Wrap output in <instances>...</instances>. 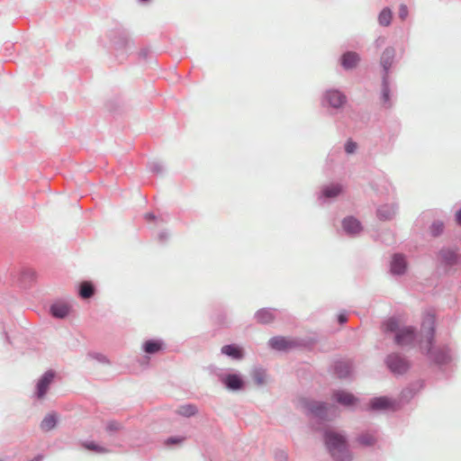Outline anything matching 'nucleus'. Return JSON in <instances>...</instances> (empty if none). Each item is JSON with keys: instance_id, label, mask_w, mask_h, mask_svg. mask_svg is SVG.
I'll return each mask as SVG.
<instances>
[{"instance_id": "nucleus-3", "label": "nucleus", "mask_w": 461, "mask_h": 461, "mask_svg": "<svg viewBox=\"0 0 461 461\" xmlns=\"http://www.w3.org/2000/svg\"><path fill=\"white\" fill-rule=\"evenodd\" d=\"M437 260L446 274L450 273L454 267L461 265L459 248L456 246L442 247L437 253Z\"/></svg>"}, {"instance_id": "nucleus-34", "label": "nucleus", "mask_w": 461, "mask_h": 461, "mask_svg": "<svg viewBox=\"0 0 461 461\" xmlns=\"http://www.w3.org/2000/svg\"><path fill=\"white\" fill-rule=\"evenodd\" d=\"M445 229L444 222L442 221H434L429 226L430 235L434 238L439 237Z\"/></svg>"}, {"instance_id": "nucleus-41", "label": "nucleus", "mask_w": 461, "mask_h": 461, "mask_svg": "<svg viewBox=\"0 0 461 461\" xmlns=\"http://www.w3.org/2000/svg\"><path fill=\"white\" fill-rule=\"evenodd\" d=\"M185 439V437H182V436H173V437H169L167 438L166 440H165V445L167 447H173V446H176V445H178V444H181L182 442H184Z\"/></svg>"}, {"instance_id": "nucleus-21", "label": "nucleus", "mask_w": 461, "mask_h": 461, "mask_svg": "<svg viewBox=\"0 0 461 461\" xmlns=\"http://www.w3.org/2000/svg\"><path fill=\"white\" fill-rule=\"evenodd\" d=\"M276 312L274 308H261L255 312L254 319L258 323L267 325L274 321Z\"/></svg>"}, {"instance_id": "nucleus-9", "label": "nucleus", "mask_w": 461, "mask_h": 461, "mask_svg": "<svg viewBox=\"0 0 461 461\" xmlns=\"http://www.w3.org/2000/svg\"><path fill=\"white\" fill-rule=\"evenodd\" d=\"M348 101L346 95L337 88L327 89L321 99L323 107L338 110L341 108Z\"/></svg>"}, {"instance_id": "nucleus-38", "label": "nucleus", "mask_w": 461, "mask_h": 461, "mask_svg": "<svg viewBox=\"0 0 461 461\" xmlns=\"http://www.w3.org/2000/svg\"><path fill=\"white\" fill-rule=\"evenodd\" d=\"M87 356L99 363L104 364V365H110V360L107 358L106 356H104L102 353L98 352H89Z\"/></svg>"}, {"instance_id": "nucleus-15", "label": "nucleus", "mask_w": 461, "mask_h": 461, "mask_svg": "<svg viewBox=\"0 0 461 461\" xmlns=\"http://www.w3.org/2000/svg\"><path fill=\"white\" fill-rule=\"evenodd\" d=\"M56 373L50 369L46 371L38 380L36 384L35 395L38 399H42L48 393L50 385L55 378Z\"/></svg>"}, {"instance_id": "nucleus-31", "label": "nucleus", "mask_w": 461, "mask_h": 461, "mask_svg": "<svg viewBox=\"0 0 461 461\" xmlns=\"http://www.w3.org/2000/svg\"><path fill=\"white\" fill-rule=\"evenodd\" d=\"M198 411L197 407L194 404L188 403L179 406L177 413L183 417L190 418L194 416Z\"/></svg>"}, {"instance_id": "nucleus-49", "label": "nucleus", "mask_w": 461, "mask_h": 461, "mask_svg": "<svg viewBox=\"0 0 461 461\" xmlns=\"http://www.w3.org/2000/svg\"><path fill=\"white\" fill-rule=\"evenodd\" d=\"M384 43H385V37H383V36L378 37L375 41L376 48L382 47Z\"/></svg>"}, {"instance_id": "nucleus-52", "label": "nucleus", "mask_w": 461, "mask_h": 461, "mask_svg": "<svg viewBox=\"0 0 461 461\" xmlns=\"http://www.w3.org/2000/svg\"><path fill=\"white\" fill-rule=\"evenodd\" d=\"M43 460V456L39 454L37 456H35L32 459H31L30 461H42Z\"/></svg>"}, {"instance_id": "nucleus-37", "label": "nucleus", "mask_w": 461, "mask_h": 461, "mask_svg": "<svg viewBox=\"0 0 461 461\" xmlns=\"http://www.w3.org/2000/svg\"><path fill=\"white\" fill-rule=\"evenodd\" d=\"M35 279V272L31 268H24L21 272V281L31 283Z\"/></svg>"}, {"instance_id": "nucleus-18", "label": "nucleus", "mask_w": 461, "mask_h": 461, "mask_svg": "<svg viewBox=\"0 0 461 461\" xmlns=\"http://www.w3.org/2000/svg\"><path fill=\"white\" fill-rule=\"evenodd\" d=\"M333 400L344 407H351L359 402V399L353 393L345 390H335L332 393Z\"/></svg>"}, {"instance_id": "nucleus-5", "label": "nucleus", "mask_w": 461, "mask_h": 461, "mask_svg": "<svg viewBox=\"0 0 461 461\" xmlns=\"http://www.w3.org/2000/svg\"><path fill=\"white\" fill-rule=\"evenodd\" d=\"M399 405L396 400L383 395L371 398L365 406L360 407V410L367 412L394 411L398 410Z\"/></svg>"}, {"instance_id": "nucleus-29", "label": "nucleus", "mask_w": 461, "mask_h": 461, "mask_svg": "<svg viewBox=\"0 0 461 461\" xmlns=\"http://www.w3.org/2000/svg\"><path fill=\"white\" fill-rule=\"evenodd\" d=\"M251 376L257 385H263L266 383L267 370L262 366H256L252 370Z\"/></svg>"}, {"instance_id": "nucleus-14", "label": "nucleus", "mask_w": 461, "mask_h": 461, "mask_svg": "<svg viewBox=\"0 0 461 461\" xmlns=\"http://www.w3.org/2000/svg\"><path fill=\"white\" fill-rule=\"evenodd\" d=\"M342 191L343 186L339 183L324 185L321 187V190L318 193V200L321 203H328L338 197L342 193Z\"/></svg>"}, {"instance_id": "nucleus-42", "label": "nucleus", "mask_w": 461, "mask_h": 461, "mask_svg": "<svg viewBox=\"0 0 461 461\" xmlns=\"http://www.w3.org/2000/svg\"><path fill=\"white\" fill-rule=\"evenodd\" d=\"M409 11L406 5L402 4L399 7V18L404 21L408 16Z\"/></svg>"}, {"instance_id": "nucleus-2", "label": "nucleus", "mask_w": 461, "mask_h": 461, "mask_svg": "<svg viewBox=\"0 0 461 461\" xmlns=\"http://www.w3.org/2000/svg\"><path fill=\"white\" fill-rule=\"evenodd\" d=\"M325 445L335 461H351L352 456L348 448L345 436L326 429L323 433Z\"/></svg>"}, {"instance_id": "nucleus-23", "label": "nucleus", "mask_w": 461, "mask_h": 461, "mask_svg": "<svg viewBox=\"0 0 461 461\" xmlns=\"http://www.w3.org/2000/svg\"><path fill=\"white\" fill-rule=\"evenodd\" d=\"M398 206L395 203H386L379 206L376 210L377 218L381 221H390L396 214Z\"/></svg>"}, {"instance_id": "nucleus-25", "label": "nucleus", "mask_w": 461, "mask_h": 461, "mask_svg": "<svg viewBox=\"0 0 461 461\" xmlns=\"http://www.w3.org/2000/svg\"><path fill=\"white\" fill-rule=\"evenodd\" d=\"M221 353L234 360H241L244 357V349L237 344H228L221 348Z\"/></svg>"}, {"instance_id": "nucleus-20", "label": "nucleus", "mask_w": 461, "mask_h": 461, "mask_svg": "<svg viewBox=\"0 0 461 461\" xmlns=\"http://www.w3.org/2000/svg\"><path fill=\"white\" fill-rule=\"evenodd\" d=\"M141 348L148 355H155L166 348V343L162 339H149L143 342Z\"/></svg>"}, {"instance_id": "nucleus-4", "label": "nucleus", "mask_w": 461, "mask_h": 461, "mask_svg": "<svg viewBox=\"0 0 461 461\" xmlns=\"http://www.w3.org/2000/svg\"><path fill=\"white\" fill-rule=\"evenodd\" d=\"M111 44L116 51L130 54L134 50V43L129 39L128 32L122 27H117L109 32Z\"/></svg>"}, {"instance_id": "nucleus-10", "label": "nucleus", "mask_w": 461, "mask_h": 461, "mask_svg": "<svg viewBox=\"0 0 461 461\" xmlns=\"http://www.w3.org/2000/svg\"><path fill=\"white\" fill-rule=\"evenodd\" d=\"M334 375L340 380L352 379L354 375V361L349 358H339L333 362Z\"/></svg>"}, {"instance_id": "nucleus-27", "label": "nucleus", "mask_w": 461, "mask_h": 461, "mask_svg": "<svg viewBox=\"0 0 461 461\" xmlns=\"http://www.w3.org/2000/svg\"><path fill=\"white\" fill-rule=\"evenodd\" d=\"M95 294V286L91 281H83L78 285V295L81 299L87 300Z\"/></svg>"}, {"instance_id": "nucleus-51", "label": "nucleus", "mask_w": 461, "mask_h": 461, "mask_svg": "<svg viewBox=\"0 0 461 461\" xmlns=\"http://www.w3.org/2000/svg\"><path fill=\"white\" fill-rule=\"evenodd\" d=\"M168 219H169V216L167 214L165 216L161 215V216L158 217L157 221L166 223V222H167Z\"/></svg>"}, {"instance_id": "nucleus-46", "label": "nucleus", "mask_w": 461, "mask_h": 461, "mask_svg": "<svg viewBox=\"0 0 461 461\" xmlns=\"http://www.w3.org/2000/svg\"><path fill=\"white\" fill-rule=\"evenodd\" d=\"M149 48H143L139 52V58L142 59H147L149 55Z\"/></svg>"}, {"instance_id": "nucleus-32", "label": "nucleus", "mask_w": 461, "mask_h": 461, "mask_svg": "<svg viewBox=\"0 0 461 461\" xmlns=\"http://www.w3.org/2000/svg\"><path fill=\"white\" fill-rule=\"evenodd\" d=\"M384 329L385 332H398L402 328H400L399 321L396 318L391 317L384 322Z\"/></svg>"}, {"instance_id": "nucleus-35", "label": "nucleus", "mask_w": 461, "mask_h": 461, "mask_svg": "<svg viewBox=\"0 0 461 461\" xmlns=\"http://www.w3.org/2000/svg\"><path fill=\"white\" fill-rule=\"evenodd\" d=\"M83 447L87 450L94 451L98 454H104L109 452L107 448L96 444L94 441H85L83 443Z\"/></svg>"}, {"instance_id": "nucleus-1", "label": "nucleus", "mask_w": 461, "mask_h": 461, "mask_svg": "<svg viewBox=\"0 0 461 461\" xmlns=\"http://www.w3.org/2000/svg\"><path fill=\"white\" fill-rule=\"evenodd\" d=\"M421 331L424 332L425 342H420L422 354L426 355L429 361L436 365L439 370L449 365L453 360L452 350L448 346L435 348L436 323L434 315L428 314L421 324Z\"/></svg>"}, {"instance_id": "nucleus-8", "label": "nucleus", "mask_w": 461, "mask_h": 461, "mask_svg": "<svg viewBox=\"0 0 461 461\" xmlns=\"http://www.w3.org/2000/svg\"><path fill=\"white\" fill-rule=\"evenodd\" d=\"M384 364L394 375H404L411 367L410 361L397 352L388 354L384 358Z\"/></svg>"}, {"instance_id": "nucleus-7", "label": "nucleus", "mask_w": 461, "mask_h": 461, "mask_svg": "<svg viewBox=\"0 0 461 461\" xmlns=\"http://www.w3.org/2000/svg\"><path fill=\"white\" fill-rule=\"evenodd\" d=\"M215 375L228 391L239 392L245 388L243 376L238 372H224L219 369Z\"/></svg>"}, {"instance_id": "nucleus-22", "label": "nucleus", "mask_w": 461, "mask_h": 461, "mask_svg": "<svg viewBox=\"0 0 461 461\" xmlns=\"http://www.w3.org/2000/svg\"><path fill=\"white\" fill-rule=\"evenodd\" d=\"M381 102L384 107L390 108L393 105L391 100V80L390 77H382Z\"/></svg>"}, {"instance_id": "nucleus-40", "label": "nucleus", "mask_w": 461, "mask_h": 461, "mask_svg": "<svg viewBox=\"0 0 461 461\" xmlns=\"http://www.w3.org/2000/svg\"><path fill=\"white\" fill-rule=\"evenodd\" d=\"M357 149V143L352 139H348L344 144L345 152L348 155L354 154Z\"/></svg>"}, {"instance_id": "nucleus-16", "label": "nucleus", "mask_w": 461, "mask_h": 461, "mask_svg": "<svg viewBox=\"0 0 461 461\" xmlns=\"http://www.w3.org/2000/svg\"><path fill=\"white\" fill-rule=\"evenodd\" d=\"M395 49L393 47H387L383 51L380 58V65L382 68V77H390L391 68L393 65L395 59Z\"/></svg>"}, {"instance_id": "nucleus-17", "label": "nucleus", "mask_w": 461, "mask_h": 461, "mask_svg": "<svg viewBox=\"0 0 461 461\" xmlns=\"http://www.w3.org/2000/svg\"><path fill=\"white\" fill-rule=\"evenodd\" d=\"M408 263L404 255L394 253L390 263V272L393 276H402L405 274Z\"/></svg>"}, {"instance_id": "nucleus-24", "label": "nucleus", "mask_w": 461, "mask_h": 461, "mask_svg": "<svg viewBox=\"0 0 461 461\" xmlns=\"http://www.w3.org/2000/svg\"><path fill=\"white\" fill-rule=\"evenodd\" d=\"M69 312L70 306L66 303L56 302L50 306V313L56 319H65L69 314Z\"/></svg>"}, {"instance_id": "nucleus-47", "label": "nucleus", "mask_w": 461, "mask_h": 461, "mask_svg": "<svg viewBox=\"0 0 461 461\" xmlns=\"http://www.w3.org/2000/svg\"><path fill=\"white\" fill-rule=\"evenodd\" d=\"M218 321L220 326H224L227 323L226 314L223 312H219Z\"/></svg>"}, {"instance_id": "nucleus-33", "label": "nucleus", "mask_w": 461, "mask_h": 461, "mask_svg": "<svg viewBox=\"0 0 461 461\" xmlns=\"http://www.w3.org/2000/svg\"><path fill=\"white\" fill-rule=\"evenodd\" d=\"M357 442L364 447H372L375 444L376 438L369 433H362L357 438Z\"/></svg>"}, {"instance_id": "nucleus-36", "label": "nucleus", "mask_w": 461, "mask_h": 461, "mask_svg": "<svg viewBox=\"0 0 461 461\" xmlns=\"http://www.w3.org/2000/svg\"><path fill=\"white\" fill-rule=\"evenodd\" d=\"M148 167L149 171L155 175H162L165 172V166L159 161H151Z\"/></svg>"}, {"instance_id": "nucleus-13", "label": "nucleus", "mask_w": 461, "mask_h": 461, "mask_svg": "<svg viewBox=\"0 0 461 461\" xmlns=\"http://www.w3.org/2000/svg\"><path fill=\"white\" fill-rule=\"evenodd\" d=\"M416 339V329L411 326L403 327L394 334V342L400 347L411 346L415 343Z\"/></svg>"}, {"instance_id": "nucleus-28", "label": "nucleus", "mask_w": 461, "mask_h": 461, "mask_svg": "<svg viewBox=\"0 0 461 461\" xmlns=\"http://www.w3.org/2000/svg\"><path fill=\"white\" fill-rule=\"evenodd\" d=\"M57 423H58V416L56 415V413L51 412L44 417V419L41 422L40 427H41V430L47 432V431L53 429L57 426Z\"/></svg>"}, {"instance_id": "nucleus-45", "label": "nucleus", "mask_w": 461, "mask_h": 461, "mask_svg": "<svg viewBox=\"0 0 461 461\" xmlns=\"http://www.w3.org/2000/svg\"><path fill=\"white\" fill-rule=\"evenodd\" d=\"M337 321L340 325L345 324L348 321V316L345 312H339L337 317Z\"/></svg>"}, {"instance_id": "nucleus-44", "label": "nucleus", "mask_w": 461, "mask_h": 461, "mask_svg": "<svg viewBox=\"0 0 461 461\" xmlns=\"http://www.w3.org/2000/svg\"><path fill=\"white\" fill-rule=\"evenodd\" d=\"M158 239L161 243L167 241L169 239V232L167 230H163L158 232Z\"/></svg>"}, {"instance_id": "nucleus-11", "label": "nucleus", "mask_w": 461, "mask_h": 461, "mask_svg": "<svg viewBox=\"0 0 461 461\" xmlns=\"http://www.w3.org/2000/svg\"><path fill=\"white\" fill-rule=\"evenodd\" d=\"M303 407L306 409L308 414L314 418L324 421L328 417V405L325 402L315 400H304L303 402Z\"/></svg>"}, {"instance_id": "nucleus-48", "label": "nucleus", "mask_w": 461, "mask_h": 461, "mask_svg": "<svg viewBox=\"0 0 461 461\" xmlns=\"http://www.w3.org/2000/svg\"><path fill=\"white\" fill-rule=\"evenodd\" d=\"M144 218L148 221H155L158 220V217L153 212H147Z\"/></svg>"}, {"instance_id": "nucleus-30", "label": "nucleus", "mask_w": 461, "mask_h": 461, "mask_svg": "<svg viewBox=\"0 0 461 461\" xmlns=\"http://www.w3.org/2000/svg\"><path fill=\"white\" fill-rule=\"evenodd\" d=\"M378 23L380 26L387 27L393 20V12L389 7H384L378 14Z\"/></svg>"}, {"instance_id": "nucleus-43", "label": "nucleus", "mask_w": 461, "mask_h": 461, "mask_svg": "<svg viewBox=\"0 0 461 461\" xmlns=\"http://www.w3.org/2000/svg\"><path fill=\"white\" fill-rule=\"evenodd\" d=\"M276 461H287L288 456L284 450H277L275 454Z\"/></svg>"}, {"instance_id": "nucleus-6", "label": "nucleus", "mask_w": 461, "mask_h": 461, "mask_svg": "<svg viewBox=\"0 0 461 461\" xmlns=\"http://www.w3.org/2000/svg\"><path fill=\"white\" fill-rule=\"evenodd\" d=\"M267 345L274 350L287 352L293 348H304L307 343L302 339H287L284 336H275L269 339Z\"/></svg>"}, {"instance_id": "nucleus-19", "label": "nucleus", "mask_w": 461, "mask_h": 461, "mask_svg": "<svg viewBox=\"0 0 461 461\" xmlns=\"http://www.w3.org/2000/svg\"><path fill=\"white\" fill-rule=\"evenodd\" d=\"M361 60L360 55L352 50L345 51L339 58V64L345 70L356 68Z\"/></svg>"}, {"instance_id": "nucleus-12", "label": "nucleus", "mask_w": 461, "mask_h": 461, "mask_svg": "<svg viewBox=\"0 0 461 461\" xmlns=\"http://www.w3.org/2000/svg\"><path fill=\"white\" fill-rule=\"evenodd\" d=\"M341 228L344 234L349 238H357L364 230L361 221L353 215H348L342 219Z\"/></svg>"}, {"instance_id": "nucleus-26", "label": "nucleus", "mask_w": 461, "mask_h": 461, "mask_svg": "<svg viewBox=\"0 0 461 461\" xmlns=\"http://www.w3.org/2000/svg\"><path fill=\"white\" fill-rule=\"evenodd\" d=\"M424 386V382L420 380L411 384L408 387L404 388L401 393V400L403 402H408L414 395Z\"/></svg>"}, {"instance_id": "nucleus-39", "label": "nucleus", "mask_w": 461, "mask_h": 461, "mask_svg": "<svg viewBox=\"0 0 461 461\" xmlns=\"http://www.w3.org/2000/svg\"><path fill=\"white\" fill-rule=\"evenodd\" d=\"M122 424L117 420H109L106 423V427H105L106 431L110 434L119 431L120 429H122Z\"/></svg>"}, {"instance_id": "nucleus-50", "label": "nucleus", "mask_w": 461, "mask_h": 461, "mask_svg": "<svg viewBox=\"0 0 461 461\" xmlns=\"http://www.w3.org/2000/svg\"><path fill=\"white\" fill-rule=\"evenodd\" d=\"M455 218H456V221L457 222V224L461 226V209H459L456 212Z\"/></svg>"}]
</instances>
